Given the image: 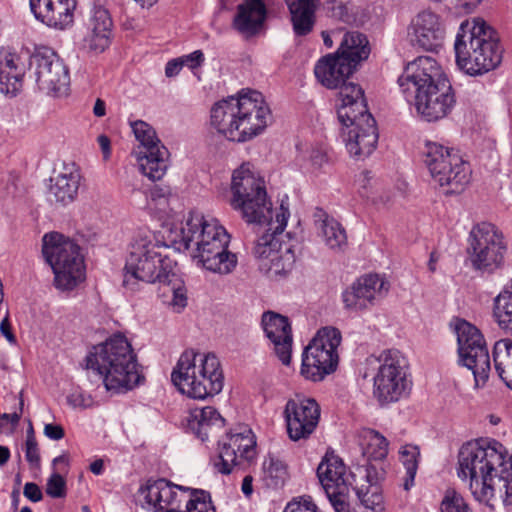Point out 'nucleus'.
Returning a JSON list of instances; mask_svg holds the SVG:
<instances>
[{
  "label": "nucleus",
  "mask_w": 512,
  "mask_h": 512,
  "mask_svg": "<svg viewBox=\"0 0 512 512\" xmlns=\"http://www.w3.org/2000/svg\"><path fill=\"white\" fill-rule=\"evenodd\" d=\"M172 234L175 248L188 251L197 266L220 275L236 268L237 256L228 250L230 236L216 218L189 212L179 231Z\"/></svg>",
  "instance_id": "obj_1"
},
{
  "label": "nucleus",
  "mask_w": 512,
  "mask_h": 512,
  "mask_svg": "<svg viewBox=\"0 0 512 512\" xmlns=\"http://www.w3.org/2000/svg\"><path fill=\"white\" fill-rule=\"evenodd\" d=\"M398 83L406 100L428 122L446 117L455 105L449 80L430 56H421L409 63Z\"/></svg>",
  "instance_id": "obj_2"
},
{
  "label": "nucleus",
  "mask_w": 512,
  "mask_h": 512,
  "mask_svg": "<svg viewBox=\"0 0 512 512\" xmlns=\"http://www.w3.org/2000/svg\"><path fill=\"white\" fill-rule=\"evenodd\" d=\"M270 119L268 104L255 90L222 99L210 112L212 127L226 139L236 142H245L260 134Z\"/></svg>",
  "instance_id": "obj_3"
},
{
  "label": "nucleus",
  "mask_w": 512,
  "mask_h": 512,
  "mask_svg": "<svg viewBox=\"0 0 512 512\" xmlns=\"http://www.w3.org/2000/svg\"><path fill=\"white\" fill-rule=\"evenodd\" d=\"M506 455V448L496 440L480 439L460 448L457 475L468 481L477 501L489 503L496 493L502 497L499 480Z\"/></svg>",
  "instance_id": "obj_4"
},
{
  "label": "nucleus",
  "mask_w": 512,
  "mask_h": 512,
  "mask_svg": "<svg viewBox=\"0 0 512 512\" xmlns=\"http://www.w3.org/2000/svg\"><path fill=\"white\" fill-rule=\"evenodd\" d=\"M87 368L99 375L106 390L113 393L131 390L144 380L132 346L121 334L94 346L87 356Z\"/></svg>",
  "instance_id": "obj_5"
},
{
  "label": "nucleus",
  "mask_w": 512,
  "mask_h": 512,
  "mask_svg": "<svg viewBox=\"0 0 512 512\" xmlns=\"http://www.w3.org/2000/svg\"><path fill=\"white\" fill-rule=\"evenodd\" d=\"M454 50L458 67L472 76L489 72L502 61L499 35L481 18L461 23Z\"/></svg>",
  "instance_id": "obj_6"
},
{
  "label": "nucleus",
  "mask_w": 512,
  "mask_h": 512,
  "mask_svg": "<svg viewBox=\"0 0 512 512\" xmlns=\"http://www.w3.org/2000/svg\"><path fill=\"white\" fill-rule=\"evenodd\" d=\"M166 246L151 232H140L130 244L124 267L123 286L135 292L139 283H165L175 262L163 252Z\"/></svg>",
  "instance_id": "obj_7"
},
{
  "label": "nucleus",
  "mask_w": 512,
  "mask_h": 512,
  "mask_svg": "<svg viewBox=\"0 0 512 512\" xmlns=\"http://www.w3.org/2000/svg\"><path fill=\"white\" fill-rule=\"evenodd\" d=\"M289 217L288 204L282 201L267 221L257 223L267 228L257 239L253 253L259 261L260 270L270 278L287 274L296 260L294 244L283 240L284 237L291 239L290 232L283 235Z\"/></svg>",
  "instance_id": "obj_8"
},
{
  "label": "nucleus",
  "mask_w": 512,
  "mask_h": 512,
  "mask_svg": "<svg viewBox=\"0 0 512 512\" xmlns=\"http://www.w3.org/2000/svg\"><path fill=\"white\" fill-rule=\"evenodd\" d=\"M178 390L194 399H205L222 391L224 377L218 358L187 350L181 354L171 374Z\"/></svg>",
  "instance_id": "obj_9"
},
{
  "label": "nucleus",
  "mask_w": 512,
  "mask_h": 512,
  "mask_svg": "<svg viewBox=\"0 0 512 512\" xmlns=\"http://www.w3.org/2000/svg\"><path fill=\"white\" fill-rule=\"evenodd\" d=\"M230 189V205L241 213L247 223H263L274 214L264 179L250 163H244L233 171Z\"/></svg>",
  "instance_id": "obj_10"
},
{
  "label": "nucleus",
  "mask_w": 512,
  "mask_h": 512,
  "mask_svg": "<svg viewBox=\"0 0 512 512\" xmlns=\"http://www.w3.org/2000/svg\"><path fill=\"white\" fill-rule=\"evenodd\" d=\"M369 361L375 370L373 396L380 405L396 403L409 394L412 387L409 363L399 350H383Z\"/></svg>",
  "instance_id": "obj_11"
},
{
  "label": "nucleus",
  "mask_w": 512,
  "mask_h": 512,
  "mask_svg": "<svg viewBox=\"0 0 512 512\" xmlns=\"http://www.w3.org/2000/svg\"><path fill=\"white\" fill-rule=\"evenodd\" d=\"M42 253L54 273V285L62 291L73 290L85 279V266L80 247L58 232L46 233Z\"/></svg>",
  "instance_id": "obj_12"
},
{
  "label": "nucleus",
  "mask_w": 512,
  "mask_h": 512,
  "mask_svg": "<svg viewBox=\"0 0 512 512\" xmlns=\"http://www.w3.org/2000/svg\"><path fill=\"white\" fill-rule=\"evenodd\" d=\"M424 157L431 178L445 194L460 193L470 182L469 163L448 147L436 142H427Z\"/></svg>",
  "instance_id": "obj_13"
},
{
  "label": "nucleus",
  "mask_w": 512,
  "mask_h": 512,
  "mask_svg": "<svg viewBox=\"0 0 512 512\" xmlns=\"http://www.w3.org/2000/svg\"><path fill=\"white\" fill-rule=\"evenodd\" d=\"M341 341L339 329L331 326L319 329L303 352L301 375L317 382L333 373L338 366Z\"/></svg>",
  "instance_id": "obj_14"
},
{
  "label": "nucleus",
  "mask_w": 512,
  "mask_h": 512,
  "mask_svg": "<svg viewBox=\"0 0 512 512\" xmlns=\"http://www.w3.org/2000/svg\"><path fill=\"white\" fill-rule=\"evenodd\" d=\"M454 331L457 336L458 364L471 370L475 386H483L491 370L490 356L482 332L470 322L457 319Z\"/></svg>",
  "instance_id": "obj_15"
},
{
  "label": "nucleus",
  "mask_w": 512,
  "mask_h": 512,
  "mask_svg": "<svg viewBox=\"0 0 512 512\" xmlns=\"http://www.w3.org/2000/svg\"><path fill=\"white\" fill-rule=\"evenodd\" d=\"M469 259L476 270L493 272L504 259L506 245L502 233L488 222L474 225L468 239Z\"/></svg>",
  "instance_id": "obj_16"
},
{
  "label": "nucleus",
  "mask_w": 512,
  "mask_h": 512,
  "mask_svg": "<svg viewBox=\"0 0 512 512\" xmlns=\"http://www.w3.org/2000/svg\"><path fill=\"white\" fill-rule=\"evenodd\" d=\"M131 127L139 146L135 151L141 172L152 181L165 175L169 157L168 149L158 138L154 128L145 121L137 120Z\"/></svg>",
  "instance_id": "obj_17"
},
{
  "label": "nucleus",
  "mask_w": 512,
  "mask_h": 512,
  "mask_svg": "<svg viewBox=\"0 0 512 512\" xmlns=\"http://www.w3.org/2000/svg\"><path fill=\"white\" fill-rule=\"evenodd\" d=\"M30 67L40 90L53 96L67 93L70 77L68 68L51 50L45 49L32 55Z\"/></svg>",
  "instance_id": "obj_18"
},
{
  "label": "nucleus",
  "mask_w": 512,
  "mask_h": 512,
  "mask_svg": "<svg viewBox=\"0 0 512 512\" xmlns=\"http://www.w3.org/2000/svg\"><path fill=\"white\" fill-rule=\"evenodd\" d=\"M341 125V138L352 158L357 161L364 160L374 152L378 142V132L372 115L348 120L346 124Z\"/></svg>",
  "instance_id": "obj_19"
},
{
  "label": "nucleus",
  "mask_w": 512,
  "mask_h": 512,
  "mask_svg": "<svg viewBox=\"0 0 512 512\" xmlns=\"http://www.w3.org/2000/svg\"><path fill=\"white\" fill-rule=\"evenodd\" d=\"M284 416L291 440L307 439L316 429L320 407L312 398L299 397L287 401Z\"/></svg>",
  "instance_id": "obj_20"
},
{
  "label": "nucleus",
  "mask_w": 512,
  "mask_h": 512,
  "mask_svg": "<svg viewBox=\"0 0 512 512\" xmlns=\"http://www.w3.org/2000/svg\"><path fill=\"white\" fill-rule=\"evenodd\" d=\"M389 290V284L377 274H367L342 293L344 308L359 312L374 306Z\"/></svg>",
  "instance_id": "obj_21"
},
{
  "label": "nucleus",
  "mask_w": 512,
  "mask_h": 512,
  "mask_svg": "<svg viewBox=\"0 0 512 512\" xmlns=\"http://www.w3.org/2000/svg\"><path fill=\"white\" fill-rule=\"evenodd\" d=\"M256 441L251 429L240 428L239 432L230 433L220 443L219 455L214 461L215 469L222 474H230L238 459L250 460L255 454Z\"/></svg>",
  "instance_id": "obj_22"
},
{
  "label": "nucleus",
  "mask_w": 512,
  "mask_h": 512,
  "mask_svg": "<svg viewBox=\"0 0 512 512\" xmlns=\"http://www.w3.org/2000/svg\"><path fill=\"white\" fill-rule=\"evenodd\" d=\"M445 29L438 14L423 10L416 14L408 27L410 43L425 51L434 52L442 46Z\"/></svg>",
  "instance_id": "obj_23"
},
{
  "label": "nucleus",
  "mask_w": 512,
  "mask_h": 512,
  "mask_svg": "<svg viewBox=\"0 0 512 512\" xmlns=\"http://www.w3.org/2000/svg\"><path fill=\"white\" fill-rule=\"evenodd\" d=\"M32 55L28 50L0 49V92L16 95L22 88L23 77Z\"/></svg>",
  "instance_id": "obj_24"
},
{
  "label": "nucleus",
  "mask_w": 512,
  "mask_h": 512,
  "mask_svg": "<svg viewBox=\"0 0 512 512\" xmlns=\"http://www.w3.org/2000/svg\"><path fill=\"white\" fill-rule=\"evenodd\" d=\"M112 19L106 8L94 5L84 22L81 47L87 52L99 54L110 45Z\"/></svg>",
  "instance_id": "obj_25"
},
{
  "label": "nucleus",
  "mask_w": 512,
  "mask_h": 512,
  "mask_svg": "<svg viewBox=\"0 0 512 512\" xmlns=\"http://www.w3.org/2000/svg\"><path fill=\"white\" fill-rule=\"evenodd\" d=\"M370 467H358L356 473L347 474L343 461L333 454H326L317 468V476L325 491L338 489L340 485L353 487L360 479L369 478Z\"/></svg>",
  "instance_id": "obj_26"
},
{
  "label": "nucleus",
  "mask_w": 512,
  "mask_h": 512,
  "mask_svg": "<svg viewBox=\"0 0 512 512\" xmlns=\"http://www.w3.org/2000/svg\"><path fill=\"white\" fill-rule=\"evenodd\" d=\"M35 18L50 28L65 30L74 22L76 0H29Z\"/></svg>",
  "instance_id": "obj_27"
},
{
  "label": "nucleus",
  "mask_w": 512,
  "mask_h": 512,
  "mask_svg": "<svg viewBox=\"0 0 512 512\" xmlns=\"http://www.w3.org/2000/svg\"><path fill=\"white\" fill-rule=\"evenodd\" d=\"M262 327L279 360L282 364L289 365L293 338L288 318L275 312H265L262 316Z\"/></svg>",
  "instance_id": "obj_28"
},
{
  "label": "nucleus",
  "mask_w": 512,
  "mask_h": 512,
  "mask_svg": "<svg viewBox=\"0 0 512 512\" xmlns=\"http://www.w3.org/2000/svg\"><path fill=\"white\" fill-rule=\"evenodd\" d=\"M178 490L182 487L173 485L165 479L149 480L141 487L139 495L144 499V507L154 512H166L170 508L179 509Z\"/></svg>",
  "instance_id": "obj_29"
},
{
  "label": "nucleus",
  "mask_w": 512,
  "mask_h": 512,
  "mask_svg": "<svg viewBox=\"0 0 512 512\" xmlns=\"http://www.w3.org/2000/svg\"><path fill=\"white\" fill-rule=\"evenodd\" d=\"M337 89V116L341 124L355 118H364V115H371L367 109L364 90L358 83L344 80Z\"/></svg>",
  "instance_id": "obj_30"
},
{
  "label": "nucleus",
  "mask_w": 512,
  "mask_h": 512,
  "mask_svg": "<svg viewBox=\"0 0 512 512\" xmlns=\"http://www.w3.org/2000/svg\"><path fill=\"white\" fill-rule=\"evenodd\" d=\"M50 181V200L67 205L77 197L81 181L80 169L74 163L64 164Z\"/></svg>",
  "instance_id": "obj_31"
},
{
  "label": "nucleus",
  "mask_w": 512,
  "mask_h": 512,
  "mask_svg": "<svg viewBox=\"0 0 512 512\" xmlns=\"http://www.w3.org/2000/svg\"><path fill=\"white\" fill-rule=\"evenodd\" d=\"M355 68L338 54H328L322 57L314 68L317 80L328 89H337Z\"/></svg>",
  "instance_id": "obj_32"
},
{
  "label": "nucleus",
  "mask_w": 512,
  "mask_h": 512,
  "mask_svg": "<svg viewBox=\"0 0 512 512\" xmlns=\"http://www.w3.org/2000/svg\"><path fill=\"white\" fill-rule=\"evenodd\" d=\"M266 18V7L262 0H245L238 6L234 26L241 33L255 34Z\"/></svg>",
  "instance_id": "obj_33"
},
{
  "label": "nucleus",
  "mask_w": 512,
  "mask_h": 512,
  "mask_svg": "<svg viewBox=\"0 0 512 512\" xmlns=\"http://www.w3.org/2000/svg\"><path fill=\"white\" fill-rule=\"evenodd\" d=\"M224 423V418L211 406L193 409L187 419L188 428L202 441L207 440L214 430L221 429Z\"/></svg>",
  "instance_id": "obj_34"
},
{
  "label": "nucleus",
  "mask_w": 512,
  "mask_h": 512,
  "mask_svg": "<svg viewBox=\"0 0 512 512\" xmlns=\"http://www.w3.org/2000/svg\"><path fill=\"white\" fill-rule=\"evenodd\" d=\"M287 5L295 34L304 36L310 33L315 23V0H287Z\"/></svg>",
  "instance_id": "obj_35"
},
{
  "label": "nucleus",
  "mask_w": 512,
  "mask_h": 512,
  "mask_svg": "<svg viewBox=\"0 0 512 512\" xmlns=\"http://www.w3.org/2000/svg\"><path fill=\"white\" fill-rule=\"evenodd\" d=\"M335 53L356 69L357 65L369 56L368 40L359 32H348L344 35L340 47Z\"/></svg>",
  "instance_id": "obj_36"
},
{
  "label": "nucleus",
  "mask_w": 512,
  "mask_h": 512,
  "mask_svg": "<svg viewBox=\"0 0 512 512\" xmlns=\"http://www.w3.org/2000/svg\"><path fill=\"white\" fill-rule=\"evenodd\" d=\"M492 355L497 375L512 390V339L497 340L494 343Z\"/></svg>",
  "instance_id": "obj_37"
},
{
  "label": "nucleus",
  "mask_w": 512,
  "mask_h": 512,
  "mask_svg": "<svg viewBox=\"0 0 512 512\" xmlns=\"http://www.w3.org/2000/svg\"><path fill=\"white\" fill-rule=\"evenodd\" d=\"M493 317L501 330L512 335V279L494 298Z\"/></svg>",
  "instance_id": "obj_38"
},
{
  "label": "nucleus",
  "mask_w": 512,
  "mask_h": 512,
  "mask_svg": "<svg viewBox=\"0 0 512 512\" xmlns=\"http://www.w3.org/2000/svg\"><path fill=\"white\" fill-rule=\"evenodd\" d=\"M359 445L363 456L369 460H383L388 454V441L373 429H363L359 433Z\"/></svg>",
  "instance_id": "obj_39"
},
{
  "label": "nucleus",
  "mask_w": 512,
  "mask_h": 512,
  "mask_svg": "<svg viewBox=\"0 0 512 512\" xmlns=\"http://www.w3.org/2000/svg\"><path fill=\"white\" fill-rule=\"evenodd\" d=\"M321 237L332 250H342L347 245V235L342 225L327 215L319 221Z\"/></svg>",
  "instance_id": "obj_40"
},
{
  "label": "nucleus",
  "mask_w": 512,
  "mask_h": 512,
  "mask_svg": "<svg viewBox=\"0 0 512 512\" xmlns=\"http://www.w3.org/2000/svg\"><path fill=\"white\" fill-rule=\"evenodd\" d=\"M371 468V472L375 471ZM368 485L359 486L358 482L352 487L357 497L359 498L364 509L375 508L378 511H385L383 496L379 491V487L376 485L375 479L372 474L369 478H365Z\"/></svg>",
  "instance_id": "obj_41"
},
{
  "label": "nucleus",
  "mask_w": 512,
  "mask_h": 512,
  "mask_svg": "<svg viewBox=\"0 0 512 512\" xmlns=\"http://www.w3.org/2000/svg\"><path fill=\"white\" fill-rule=\"evenodd\" d=\"M263 480L268 487H281L288 478L286 464L278 457L269 454L262 464Z\"/></svg>",
  "instance_id": "obj_42"
},
{
  "label": "nucleus",
  "mask_w": 512,
  "mask_h": 512,
  "mask_svg": "<svg viewBox=\"0 0 512 512\" xmlns=\"http://www.w3.org/2000/svg\"><path fill=\"white\" fill-rule=\"evenodd\" d=\"M399 454L400 460L406 470L404 489L409 490L414 485V479L418 469L420 451L418 446L407 444L400 448Z\"/></svg>",
  "instance_id": "obj_43"
},
{
  "label": "nucleus",
  "mask_w": 512,
  "mask_h": 512,
  "mask_svg": "<svg viewBox=\"0 0 512 512\" xmlns=\"http://www.w3.org/2000/svg\"><path fill=\"white\" fill-rule=\"evenodd\" d=\"M166 512H216V509L208 492L194 490L186 503L185 510L170 508Z\"/></svg>",
  "instance_id": "obj_44"
},
{
  "label": "nucleus",
  "mask_w": 512,
  "mask_h": 512,
  "mask_svg": "<svg viewBox=\"0 0 512 512\" xmlns=\"http://www.w3.org/2000/svg\"><path fill=\"white\" fill-rule=\"evenodd\" d=\"M441 512H472L463 496L454 489H448L441 501Z\"/></svg>",
  "instance_id": "obj_45"
},
{
  "label": "nucleus",
  "mask_w": 512,
  "mask_h": 512,
  "mask_svg": "<svg viewBox=\"0 0 512 512\" xmlns=\"http://www.w3.org/2000/svg\"><path fill=\"white\" fill-rule=\"evenodd\" d=\"M335 512H352L348 502L349 487L340 485L338 489L325 491Z\"/></svg>",
  "instance_id": "obj_46"
},
{
  "label": "nucleus",
  "mask_w": 512,
  "mask_h": 512,
  "mask_svg": "<svg viewBox=\"0 0 512 512\" xmlns=\"http://www.w3.org/2000/svg\"><path fill=\"white\" fill-rule=\"evenodd\" d=\"M499 486L502 489L503 502L506 505L512 504V455L509 460L504 463V468L501 469Z\"/></svg>",
  "instance_id": "obj_47"
},
{
  "label": "nucleus",
  "mask_w": 512,
  "mask_h": 512,
  "mask_svg": "<svg viewBox=\"0 0 512 512\" xmlns=\"http://www.w3.org/2000/svg\"><path fill=\"white\" fill-rule=\"evenodd\" d=\"M46 493L52 498H62L66 495V481L54 472L47 480Z\"/></svg>",
  "instance_id": "obj_48"
},
{
  "label": "nucleus",
  "mask_w": 512,
  "mask_h": 512,
  "mask_svg": "<svg viewBox=\"0 0 512 512\" xmlns=\"http://www.w3.org/2000/svg\"><path fill=\"white\" fill-rule=\"evenodd\" d=\"M67 402L73 408L87 409L94 405V400L91 395L86 392L76 389L67 396Z\"/></svg>",
  "instance_id": "obj_49"
},
{
  "label": "nucleus",
  "mask_w": 512,
  "mask_h": 512,
  "mask_svg": "<svg viewBox=\"0 0 512 512\" xmlns=\"http://www.w3.org/2000/svg\"><path fill=\"white\" fill-rule=\"evenodd\" d=\"M171 291L172 297L168 304L175 312H181L187 305L186 291L182 287L173 288Z\"/></svg>",
  "instance_id": "obj_50"
},
{
  "label": "nucleus",
  "mask_w": 512,
  "mask_h": 512,
  "mask_svg": "<svg viewBox=\"0 0 512 512\" xmlns=\"http://www.w3.org/2000/svg\"><path fill=\"white\" fill-rule=\"evenodd\" d=\"M20 413H4L0 415V432L4 434L11 433L20 420Z\"/></svg>",
  "instance_id": "obj_51"
},
{
  "label": "nucleus",
  "mask_w": 512,
  "mask_h": 512,
  "mask_svg": "<svg viewBox=\"0 0 512 512\" xmlns=\"http://www.w3.org/2000/svg\"><path fill=\"white\" fill-rule=\"evenodd\" d=\"M180 60L183 67L187 66L189 69L193 70L202 66L205 61V56L201 50H195L190 54L181 56Z\"/></svg>",
  "instance_id": "obj_52"
},
{
  "label": "nucleus",
  "mask_w": 512,
  "mask_h": 512,
  "mask_svg": "<svg viewBox=\"0 0 512 512\" xmlns=\"http://www.w3.org/2000/svg\"><path fill=\"white\" fill-rule=\"evenodd\" d=\"M25 457L31 465L39 464L40 455L36 439L30 437V440H26Z\"/></svg>",
  "instance_id": "obj_53"
},
{
  "label": "nucleus",
  "mask_w": 512,
  "mask_h": 512,
  "mask_svg": "<svg viewBox=\"0 0 512 512\" xmlns=\"http://www.w3.org/2000/svg\"><path fill=\"white\" fill-rule=\"evenodd\" d=\"M326 6L334 18L343 20L347 16V8L343 0H326Z\"/></svg>",
  "instance_id": "obj_54"
},
{
  "label": "nucleus",
  "mask_w": 512,
  "mask_h": 512,
  "mask_svg": "<svg viewBox=\"0 0 512 512\" xmlns=\"http://www.w3.org/2000/svg\"><path fill=\"white\" fill-rule=\"evenodd\" d=\"M311 164L317 168L322 169L326 164L329 163V159L326 151L323 148H313L310 153Z\"/></svg>",
  "instance_id": "obj_55"
},
{
  "label": "nucleus",
  "mask_w": 512,
  "mask_h": 512,
  "mask_svg": "<svg viewBox=\"0 0 512 512\" xmlns=\"http://www.w3.org/2000/svg\"><path fill=\"white\" fill-rule=\"evenodd\" d=\"M23 494L32 502H39L43 498V494L39 486L33 482H28L25 484Z\"/></svg>",
  "instance_id": "obj_56"
},
{
  "label": "nucleus",
  "mask_w": 512,
  "mask_h": 512,
  "mask_svg": "<svg viewBox=\"0 0 512 512\" xmlns=\"http://www.w3.org/2000/svg\"><path fill=\"white\" fill-rule=\"evenodd\" d=\"M169 196L170 192L167 188L155 187L150 192L151 200L162 206L168 204Z\"/></svg>",
  "instance_id": "obj_57"
},
{
  "label": "nucleus",
  "mask_w": 512,
  "mask_h": 512,
  "mask_svg": "<svg viewBox=\"0 0 512 512\" xmlns=\"http://www.w3.org/2000/svg\"><path fill=\"white\" fill-rule=\"evenodd\" d=\"M0 332L10 344H13V345L16 344V342H17L16 336L14 335V333L12 331V327H11V324L9 321L8 314H6V316L0 322Z\"/></svg>",
  "instance_id": "obj_58"
},
{
  "label": "nucleus",
  "mask_w": 512,
  "mask_h": 512,
  "mask_svg": "<svg viewBox=\"0 0 512 512\" xmlns=\"http://www.w3.org/2000/svg\"><path fill=\"white\" fill-rule=\"evenodd\" d=\"M44 435L51 440H60L64 437V429L60 425L46 424L44 426Z\"/></svg>",
  "instance_id": "obj_59"
},
{
  "label": "nucleus",
  "mask_w": 512,
  "mask_h": 512,
  "mask_svg": "<svg viewBox=\"0 0 512 512\" xmlns=\"http://www.w3.org/2000/svg\"><path fill=\"white\" fill-rule=\"evenodd\" d=\"M182 68H183V65L180 60V57L172 59V60L168 61L166 64L165 75L169 78L177 76Z\"/></svg>",
  "instance_id": "obj_60"
},
{
  "label": "nucleus",
  "mask_w": 512,
  "mask_h": 512,
  "mask_svg": "<svg viewBox=\"0 0 512 512\" xmlns=\"http://www.w3.org/2000/svg\"><path fill=\"white\" fill-rule=\"evenodd\" d=\"M97 142L101 148L104 159H108L111 154L110 139L106 135L101 134L97 137Z\"/></svg>",
  "instance_id": "obj_61"
},
{
  "label": "nucleus",
  "mask_w": 512,
  "mask_h": 512,
  "mask_svg": "<svg viewBox=\"0 0 512 512\" xmlns=\"http://www.w3.org/2000/svg\"><path fill=\"white\" fill-rule=\"evenodd\" d=\"M481 1L482 0H456V6L465 13H469L473 11Z\"/></svg>",
  "instance_id": "obj_62"
},
{
  "label": "nucleus",
  "mask_w": 512,
  "mask_h": 512,
  "mask_svg": "<svg viewBox=\"0 0 512 512\" xmlns=\"http://www.w3.org/2000/svg\"><path fill=\"white\" fill-rule=\"evenodd\" d=\"M93 114L96 117H103L106 114V103L101 98H97L93 106Z\"/></svg>",
  "instance_id": "obj_63"
},
{
  "label": "nucleus",
  "mask_w": 512,
  "mask_h": 512,
  "mask_svg": "<svg viewBox=\"0 0 512 512\" xmlns=\"http://www.w3.org/2000/svg\"><path fill=\"white\" fill-rule=\"evenodd\" d=\"M284 512H313L307 505H301L299 503H290L284 509Z\"/></svg>",
  "instance_id": "obj_64"
}]
</instances>
